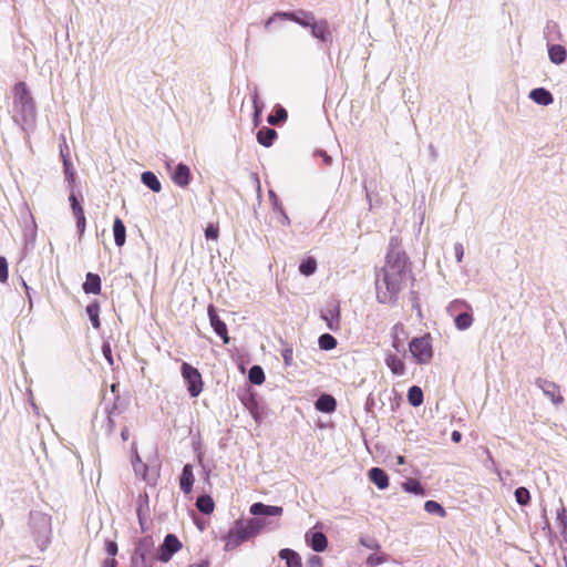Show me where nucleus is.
I'll return each mask as SVG.
<instances>
[{
    "label": "nucleus",
    "mask_w": 567,
    "mask_h": 567,
    "mask_svg": "<svg viewBox=\"0 0 567 567\" xmlns=\"http://www.w3.org/2000/svg\"><path fill=\"white\" fill-rule=\"evenodd\" d=\"M282 358L286 365H292L293 362V350L290 347H287L282 350Z\"/></svg>",
    "instance_id": "nucleus-46"
},
{
    "label": "nucleus",
    "mask_w": 567,
    "mask_h": 567,
    "mask_svg": "<svg viewBox=\"0 0 567 567\" xmlns=\"http://www.w3.org/2000/svg\"><path fill=\"white\" fill-rule=\"evenodd\" d=\"M306 543L317 553L324 551L328 546V539L321 532L309 530L305 535Z\"/></svg>",
    "instance_id": "nucleus-11"
},
{
    "label": "nucleus",
    "mask_w": 567,
    "mask_h": 567,
    "mask_svg": "<svg viewBox=\"0 0 567 567\" xmlns=\"http://www.w3.org/2000/svg\"><path fill=\"white\" fill-rule=\"evenodd\" d=\"M154 548V542L152 537L146 536L142 538L135 549V557L140 558L144 564L152 556V551Z\"/></svg>",
    "instance_id": "nucleus-14"
},
{
    "label": "nucleus",
    "mask_w": 567,
    "mask_h": 567,
    "mask_svg": "<svg viewBox=\"0 0 567 567\" xmlns=\"http://www.w3.org/2000/svg\"><path fill=\"white\" fill-rule=\"evenodd\" d=\"M121 436L124 441H126L128 439V430L124 429L121 433Z\"/></svg>",
    "instance_id": "nucleus-60"
},
{
    "label": "nucleus",
    "mask_w": 567,
    "mask_h": 567,
    "mask_svg": "<svg viewBox=\"0 0 567 567\" xmlns=\"http://www.w3.org/2000/svg\"><path fill=\"white\" fill-rule=\"evenodd\" d=\"M83 290L85 293H99L101 290V279L97 275L89 272L86 275L85 282L83 284Z\"/></svg>",
    "instance_id": "nucleus-23"
},
{
    "label": "nucleus",
    "mask_w": 567,
    "mask_h": 567,
    "mask_svg": "<svg viewBox=\"0 0 567 567\" xmlns=\"http://www.w3.org/2000/svg\"><path fill=\"white\" fill-rule=\"evenodd\" d=\"M172 179L176 185L186 187L190 181L189 167L182 163L178 164L173 173Z\"/></svg>",
    "instance_id": "nucleus-16"
},
{
    "label": "nucleus",
    "mask_w": 567,
    "mask_h": 567,
    "mask_svg": "<svg viewBox=\"0 0 567 567\" xmlns=\"http://www.w3.org/2000/svg\"><path fill=\"white\" fill-rule=\"evenodd\" d=\"M408 401L412 406H420L423 403V392L420 386L413 385L408 391Z\"/></svg>",
    "instance_id": "nucleus-33"
},
{
    "label": "nucleus",
    "mask_w": 567,
    "mask_h": 567,
    "mask_svg": "<svg viewBox=\"0 0 567 567\" xmlns=\"http://www.w3.org/2000/svg\"><path fill=\"white\" fill-rule=\"evenodd\" d=\"M181 548L182 543L178 538L173 534H168L165 536L163 544L158 547L156 557L158 560L167 563Z\"/></svg>",
    "instance_id": "nucleus-8"
},
{
    "label": "nucleus",
    "mask_w": 567,
    "mask_h": 567,
    "mask_svg": "<svg viewBox=\"0 0 567 567\" xmlns=\"http://www.w3.org/2000/svg\"><path fill=\"white\" fill-rule=\"evenodd\" d=\"M395 458H396V464H399V465L405 463V458L402 455H398Z\"/></svg>",
    "instance_id": "nucleus-59"
},
{
    "label": "nucleus",
    "mask_w": 567,
    "mask_h": 567,
    "mask_svg": "<svg viewBox=\"0 0 567 567\" xmlns=\"http://www.w3.org/2000/svg\"><path fill=\"white\" fill-rule=\"evenodd\" d=\"M317 269V261L315 258L309 257L299 266V271L305 276H311Z\"/></svg>",
    "instance_id": "nucleus-39"
},
{
    "label": "nucleus",
    "mask_w": 567,
    "mask_h": 567,
    "mask_svg": "<svg viewBox=\"0 0 567 567\" xmlns=\"http://www.w3.org/2000/svg\"><path fill=\"white\" fill-rule=\"evenodd\" d=\"M86 313L91 320V323L92 326L95 328V329H99L101 323H100V318H99V313H100V306L97 302H92L90 303L87 307H86Z\"/></svg>",
    "instance_id": "nucleus-35"
},
{
    "label": "nucleus",
    "mask_w": 567,
    "mask_h": 567,
    "mask_svg": "<svg viewBox=\"0 0 567 567\" xmlns=\"http://www.w3.org/2000/svg\"><path fill=\"white\" fill-rule=\"evenodd\" d=\"M12 112L16 122L27 123L35 118V104L25 82H18L12 87Z\"/></svg>",
    "instance_id": "nucleus-3"
},
{
    "label": "nucleus",
    "mask_w": 567,
    "mask_h": 567,
    "mask_svg": "<svg viewBox=\"0 0 567 567\" xmlns=\"http://www.w3.org/2000/svg\"><path fill=\"white\" fill-rule=\"evenodd\" d=\"M207 313L212 328L223 339V342L227 344L229 342L227 326L220 320L213 305L208 306Z\"/></svg>",
    "instance_id": "nucleus-10"
},
{
    "label": "nucleus",
    "mask_w": 567,
    "mask_h": 567,
    "mask_svg": "<svg viewBox=\"0 0 567 567\" xmlns=\"http://www.w3.org/2000/svg\"><path fill=\"white\" fill-rule=\"evenodd\" d=\"M188 567H208V564L205 563V561H202V563H198V564H193Z\"/></svg>",
    "instance_id": "nucleus-61"
},
{
    "label": "nucleus",
    "mask_w": 567,
    "mask_h": 567,
    "mask_svg": "<svg viewBox=\"0 0 567 567\" xmlns=\"http://www.w3.org/2000/svg\"><path fill=\"white\" fill-rule=\"evenodd\" d=\"M277 137V132L274 128L262 127L257 133V141L265 147H269L272 145L275 138Z\"/></svg>",
    "instance_id": "nucleus-24"
},
{
    "label": "nucleus",
    "mask_w": 567,
    "mask_h": 567,
    "mask_svg": "<svg viewBox=\"0 0 567 567\" xmlns=\"http://www.w3.org/2000/svg\"><path fill=\"white\" fill-rule=\"evenodd\" d=\"M269 197L270 199H272V203H274V208L276 209L277 213L280 214L282 220L281 223L285 225V224H289V219H288V216L286 215V213L284 212L282 207L278 204V199H277V196L274 192H269Z\"/></svg>",
    "instance_id": "nucleus-42"
},
{
    "label": "nucleus",
    "mask_w": 567,
    "mask_h": 567,
    "mask_svg": "<svg viewBox=\"0 0 567 567\" xmlns=\"http://www.w3.org/2000/svg\"><path fill=\"white\" fill-rule=\"evenodd\" d=\"M114 241L116 246L121 247L125 243L126 230L123 221L120 218H115L113 224Z\"/></svg>",
    "instance_id": "nucleus-27"
},
{
    "label": "nucleus",
    "mask_w": 567,
    "mask_h": 567,
    "mask_svg": "<svg viewBox=\"0 0 567 567\" xmlns=\"http://www.w3.org/2000/svg\"><path fill=\"white\" fill-rule=\"evenodd\" d=\"M111 390H112V392H115L116 391V384H112Z\"/></svg>",
    "instance_id": "nucleus-62"
},
{
    "label": "nucleus",
    "mask_w": 567,
    "mask_h": 567,
    "mask_svg": "<svg viewBox=\"0 0 567 567\" xmlns=\"http://www.w3.org/2000/svg\"><path fill=\"white\" fill-rule=\"evenodd\" d=\"M29 533L40 550H44L52 534L51 517L42 512H31L29 518Z\"/></svg>",
    "instance_id": "nucleus-4"
},
{
    "label": "nucleus",
    "mask_w": 567,
    "mask_h": 567,
    "mask_svg": "<svg viewBox=\"0 0 567 567\" xmlns=\"http://www.w3.org/2000/svg\"><path fill=\"white\" fill-rule=\"evenodd\" d=\"M311 28H312V34L315 37L324 39V34L327 32V23L326 22L313 23L311 25Z\"/></svg>",
    "instance_id": "nucleus-43"
},
{
    "label": "nucleus",
    "mask_w": 567,
    "mask_h": 567,
    "mask_svg": "<svg viewBox=\"0 0 567 567\" xmlns=\"http://www.w3.org/2000/svg\"><path fill=\"white\" fill-rule=\"evenodd\" d=\"M409 351L419 364H427L433 358L430 336L413 338L409 344Z\"/></svg>",
    "instance_id": "nucleus-5"
},
{
    "label": "nucleus",
    "mask_w": 567,
    "mask_h": 567,
    "mask_svg": "<svg viewBox=\"0 0 567 567\" xmlns=\"http://www.w3.org/2000/svg\"><path fill=\"white\" fill-rule=\"evenodd\" d=\"M279 557L286 561L287 567H302L301 557L292 549H281L279 551Z\"/></svg>",
    "instance_id": "nucleus-21"
},
{
    "label": "nucleus",
    "mask_w": 567,
    "mask_h": 567,
    "mask_svg": "<svg viewBox=\"0 0 567 567\" xmlns=\"http://www.w3.org/2000/svg\"><path fill=\"white\" fill-rule=\"evenodd\" d=\"M249 512L254 516L280 517L284 513V508L281 506L266 505L264 503H254Z\"/></svg>",
    "instance_id": "nucleus-12"
},
{
    "label": "nucleus",
    "mask_w": 567,
    "mask_h": 567,
    "mask_svg": "<svg viewBox=\"0 0 567 567\" xmlns=\"http://www.w3.org/2000/svg\"><path fill=\"white\" fill-rule=\"evenodd\" d=\"M196 506L203 514L209 515L213 513L215 504L210 496L202 495L196 501Z\"/></svg>",
    "instance_id": "nucleus-28"
},
{
    "label": "nucleus",
    "mask_w": 567,
    "mask_h": 567,
    "mask_svg": "<svg viewBox=\"0 0 567 567\" xmlns=\"http://www.w3.org/2000/svg\"><path fill=\"white\" fill-rule=\"evenodd\" d=\"M70 202H71L72 212H73V214H74V216L76 218V226H78L79 229L82 230L85 227L84 209L80 205V203L78 202V199H76L74 194H71Z\"/></svg>",
    "instance_id": "nucleus-22"
},
{
    "label": "nucleus",
    "mask_w": 567,
    "mask_h": 567,
    "mask_svg": "<svg viewBox=\"0 0 567 567\" xmlns=\"http://www.w3.org/2000/svg\"><path fill=\"white\" fill-rule=\"evenodd\" d=\"M182 377L192 398H197L203 391V380L199 371L190 364H182Z\"/></svg>",
    "instance_id": "nucleus-6"
},
{
    "label": "nucleus",
    "mask_w": 567,
    "mask_h": 567,
    "mask_svg": "<svg viewBox=\"0 0 567 567\" xmlns=\"http://www.w3.org/2000/svg\"><path fill=\"white\" fill-rule=\"evenodd\" d=\"M410 274V265L404 250H389L386 262L375 280L377 299L381 303H393Z\"/></svg>",
    "instance_id": "nucleus-1"
},
{
    "label": "nucleus",
    "mask_w": 567,
    "mask_h": 567,
    "mask_svg": "<svg viewBox=\"0 0 567 567\" xmlns=\"http://www.w3.org/2000/svg\"><path fill=\"white\" fill-rule=\"evenodd\" d=\"M308 565L310 567H322V558L317 556V555H312L309 559H308Z\"/></svg>",
    "instance_id": "nucleus-52"
},
{
    "label": "nucleus",
    "mask_w": 567,
    "mask_h": 567,
    "mask_svg": "<svg viewBox=\"0 0 567 567\" xmlns=\"http://www.w3.org/2000/svg\"><path fill=\"white\" fill-rule=\"evenodd\" d=\"M369 477L380 489H384L389 486L388 475L379 467L371 468L369 471Z\"/></svg>",
    "instance_id": "nucleus-19"
},
{
    "label": "nucleus",
    "mask_w": 567,
    "mask_h": 567,
    "mask_svg": "<svg viewBox=\"0 0 567 567\" xmlns=\"http://www.w3.org/2000/svg\"><path fill=\"white\" fill-rule=\"evenodd\" d=\"M142 182L148 187L151 188L153 192L155 193H159L161 189H162V185H161V182L158 181V178L156 177V175L152 172H144L142 174Z\"/></svg>",
    "instance_id": "nucleus-31"
},
{
    "label": "nucleus",
    "mask_w": 567,
    "mask_h": 567,
    "mask_svg": "<svg viewBox=\"0 0 567 567\" xmlns=\"http://www.w3.org/2000/svg\"><path fill=\"white\" fill-rule=\"evenodd\" d=\"M147 504V495H140L138 497V506H137V516L140 523L143 524V506Z\"/></svg>",
    "instance_id": "nucleus-48"
},
{
    "label": "nucleus",
    "mask_w": 567,
    "mask_h": 567,
    "mask_svg": "<svg viewBox=\"0 0 567 567\" xmlns=\"http://www.w3.org/2000/svg\"><path fill=\"white\" fill-rule=\"evenodd\" d=\"M8 280V261L4 257H0V282L4 284Z\"/></svg>",
    "instance_id": "nucleus-45"
},
{
    "label": "nucleus",
    "mask_w": 567,
    "mask_h": 567,
    "mask_svg": "<svg viewBox=\"0 0 567 567\" xmlns=\"http://www.w3.org/2000/svg\"><path fill=\"white\" fill-rule=\"evenodd\" d=\"M535 384L543 391V393L549 398V400L555 404L559 405L564 402V398L560 394L559 386L549 380L538 378L535 381Z\"/></svg>",
    "instance_id": "nucleus-9"
},
{
    "label": "nucleus",
    "mask_w": 567,
    "mask_h": 567,
    "mask_svg": "<svg viewBox=\"0 0 567 567\" xmlns=\"http://www.w3.org/2000/svg\"><path fill=\"white\" fill-rule=\"evenodd\" d=\"M321 319L326 322L327 328L331 331L340 329V303L338 300H330L320 311Z\"/></svg>",
    "instance_id": "nucleus-7"
},
{
    "label": "nucleus",
    "mask_w": 567,
    "mask_h": 567,
    "mask_svg": "<svg viewBox=\"0 0 567 567\" xmlns=\"http://www.w3.org/2000/svg\"><path fill=\"white\" fill-rule=\"evenodd\" d=\"M515 498L519 505H526L529 502V492L525 487H518L515 491Z\"/></svg>",
    "instance_id": "nucleus-41"
},
{
    "label": "nucleus",
    "mask_w": 567,
    "mask_h": 567,
    "mask_svg": "<svg viewBox=\"0 0 567 567\" xmlns=\"http://www.w3.org/2000/svg\"><path fill=\"white\" fill-rule=\"evenodd\" d=\"M219 235V228L217 225L209 224L205 229V236L207 239L216 240Z\"/></svg>",
    "instance_id": "nucleus-44"
},
{
    "label": "nucleus",
    "mask_w": 567,
    "mask_h": 567,
    "mask_svg": "<svg viewBox=\"0 0 567 567\" xmlns=\"http://www.w3.org/2000/svg\"><path fill=\"white\" fill-rule=\"evenodd\" d=\"M529 96L539 105H549L554 101L551 93L543 87L534 89Z\"/></svg>",
    "instance_id": "nucleus-20"
},
{
    "label": "nucleus",
    "mask_w": 567,
    "mask_h": 567,
    "mask_svg": "<svg viewBox=\"0 0 567 567\" xmlns=\"http://www.w3.org/2000/svg\"><path fill=\"white\" fill-rule=\"evenodd\" d=\"M103 567H117V563L114 558H107L104 560Z\"/></svg>",
    "instance_id": "nucleus-56"
},
{
    "label": "nucleus",
    "mask_w": 567,
    "mask_h": 567,
    "mask_svg": "<svg viewBox=\"0 0 567 567\" xmlns=\"http://www.w3.org/2000/svg\"><path fill=\"white\" fill-rule=\"evenodd\" d=\"M556 524L560 529L564 542L567 543V512L563 505L557 511Z\"/></svg>",
    "instance_id": "nucleus-29"
},
{
    "label": "nucleus",
    "mask_w": 567,
    "mask_h": 567,
    "mask_svg": "<svg viewBox=\"0 0 567 567\" xmlns=\"http://www.w3.org/2000/svg\"><path fill=\"white\" fill-rule=\"evenodd\" d=\"M285 17H288L289 19L302 24V25H309L310 24V20H313V17L311 14H306L305 16L309 19L307 21L302 20V19H299L295 13H285L284 14Z\"/></svg>",
    "instance_id": "nucleus-49"
},
{
    "label": "nucleus",
    "mask_w": 567,
    "mask_h": 567,
    "mask_svg": "<svg viewBox=\"0 0 567 567\" xmlns=\"http://www.w3.org/2000/svg\"><path fill=\"white\" fill-rule=\"evenodd\" d=\"M391 343L396 352H404L405 329L402 323H395L391 328Z\"/></svg>",
    "instance_id": "nucleus-13"
},
{
    "label": "nucleus",
    "mask_w": 567,
    "mask_h": 567,
    "mask_svg": "<svg viewBox=\"0 0 567 567\" xmlns=\"http://www.w3.org/2000/svg\"><path fill=\"white\" fill-rule=\"evenodd\" d=\"M288 117V113L287 111L279 106L274 114H270L267 118V122L270 124V125H277L279 124L280 122H284L286 121Z\"/></svg>",
    "instance_id": "nucleus-38"
},
{
    "label": "nucleus",
    "mask_w": 567,
    "mask_h": 567,
    "mask_svg": "<svg viewBox=\"0 0 567 567\" xmlns=\"http://www.w3.org/2000/svg\"><path fill=\"white\" fill-rule=\"evenodd\" d=\"M110 426L112 427V419L109 417Z\"/></svg>",
    "instance_id": "nucleus-64"
},
{
    "label": "nucleus",
    "mask_w": 567,
    "mask_h": 567,
    "mask_svg": "<svg viewBox=\"0 0 567 567\" xmlns=\"http://www.w3.org/2000/svg\"><path fill=\"white\" fill-rule=\"evenodd\" d=\"M248 378L252 384H261L265 381V373L259 365H254L249 370Z\"/></svg>",
    "instance_id": "nucleus-36"
},
{
    "label": "nucleus",
    "mask_w": 567,
    "mask_h": 567,
    "mask_svg": "<svg viewBox=\"0 0 567 567\" xmlns=\"http://www.w3.org/2000/svg\"><path fill=\"white\" fill-rule=\"evenodd\" d=\"M473 321H474V319H473V316H472V309L471 310L461 311L456 316V318H454L455 327L458 330H467L468 328L472 327Z\"/></svg>",
    "instance_id": "nucleus-25"
},
{
    "label": "nucleus",
    "mask_w": 567,
    "mask_h": 567,
    "mask_svg": "<svg viewBox=\"0 0 567 567\" xmlns=\"http://www.w3.org/2000/svg\"><path fill=\"white\" fill-rule=\"evenodd\" d=\"M316 409L320 412L331 413L337 408L336 399L329 394H322L316 401Z\"/></svg>",
    "instance_id": "nucleus-18"
},
{
    "label": "nucleus",
    "mask_w": 567,
    "mask_h": 567,
    "mask_svg": "<svg viewBox=\"0 0 567 567\" xmlns=\"http://www.w3.org/2000/svg\"><path fill=\"white\" fill-rule=\"evenodd\" d=\"M385 364L394 375L402 377L406 372L405 364L395 353L388 352L385 354Z\"/></svg>",
    "instance_id": "nucleus-15"
},
{
    "label": "nucleus",
    "mask_w": 567,
    "mask_h": 567,
    "mask_svg": "<svg viewBox=\"0 0 567 567\" xmlns=\"http://www.w3.org/2000/svg\"><path fill=\"white\" fill-rule=\"evenodd\" d=\"M424 509L429 514H436L441 517H444L446 515V512L443 508V506L435 501H426L424 504Z\"/></svg>",
    "instance_id": "nucleus-37"
},
{
    "label": "nucleus",
    "mask_w": 567,
    "mask_h": 567,
    "mask_svg": "<svg viewBox=\"0 0 567 567\" xmlns=\"http://www.w3.org/2000/svg\"><path fill=\"white\" fill-rule=\"evenodd\" d=\"M105 550L110 558H114V556L117 554V544L113 540H106Z\"/></svg>",
    "instance_id": "nucleus-47"
},
{
    "label": "nucleus",
    "mask_w": 567,
    "mask_h": 567,
    "mask_svg": "<svg viewBox=\"0 0 567 567\" xmlns=\"http://www.w3.org/2000/svg\"><path fill=\"white\" fill-rule=\"evenodd\" d=\"M23 286H24V288L27 289V293L29 295V292H28V290H29L28 285H27L25 282H23Z\"/></svg>",
    "instance_id": "nucleus-63"
},
{
    "label": "nucleus",
    "mask_w": 567,
    "mask_h": 567,
    "mask_svg": "<svg viewBox=\"0 0 567 567\" xmlns=\"http://www.w3.org/2000/svg\"><path fill=\"white\" fill-rule=\"evenodd\" d=\"M451 437L453 442L458 443L462 440V434L458 431H453Z\"/></svg>",
    "instance_id": "nucleus-57"
},
{
    "label": "nucleus",
    "mask_w": 567,
    "mask_h": 567,
    "mask_svg": "<svg viewBox=\"0 0 567 567\" xmlns=\"http://www.w3.org/2000/svg\"><path fill=\"white\" fill-rule=\"evenodd\" d=\"M383 561H384V559L378 555H370L367 559V564L371 567H375V566L382 564Z\"/></svg>",
    "instance_id": "nucleus-51"
},
{
    "label": "nucleus",
    "mask_w": 567,
    "mask_h": 567,
    "mask_svg": "<svg viewBox=\"0 0 567 567\" xmlns=\"http://www.w3.org/2000/svg\"><path fill=\"white\" fill-rule=\"evenodd\" d=\"M317 154L322 157V159H323L326 165H330L331 164L332 158L326 152L319 151Z\"/></svg>",
    "instance_id": "nucleus-55"
},
{
    "label": "nucleus",
    "mask_w": 567,
    "mask_h": 567,
    "mask_svg": "<svg viewBox=\"0 0 567 567\" xmlns=\"http://www.w3.org/2000/svg\"><path fill=\"white\" fill-rule=\"evenodd\" d=\"M318 344L321 350L329 351L334 349L338 342L333 336L329 333H323L319 337Z\"/></svg>",
    "instance_id": "nucleus-34"
},
{
    "label": "nucleus",
    "mask_w": 567,
    "mask_h": 567,
    "mask_svg": "<svg viewBox=\"0 0 567 567\" xmlns=\"http://www.w3.org/2000/svg\"><path fill=\"white\" fill-rule=\"evenodd\" d=\"M465 310H471V306L463 301V300H453L452 302L449 303L447 308H446V312L449 316L453 317V318H456V316L461 312V311H465Z\"/></svg>",
    "instance_id": "nucleus-30"
},
{
    "label": "nucleus",
    "mask_w": 567,
    "mask_h": 567,
    "mask_svg": "<svg viewBox=\"0 0 567 567\" xmlns=\"http://www.w3.org/2000/svg\"><path fill=\"white\" fill-rule=\"evenodd\" d=\"M136 474H145L146 466L137 457V462L133 464Z\"/></svg>",
    "instance_id": "nucleus-53"
},
{
    "label": "nucleus",
    "mask_w": 567,
    "mask_h": 567,
    "mask_svg": "<svg viewBox=\"0 0 567 567\" xmlns=\"http://www.w3.org/2000/svg\"><path fill=\"white\" fill-rule=\"evenodd\" d=\"M252 103L255 109V115H259L261 112V106L259 105V99L257 94L254 95Z\"/></svg>",
    "instance_id": "nucleus-54"
},
{
    "label": "nucleus",
    "mask_w": 567,
    "mask_h": 567,
    "mask_svg": "<svg viewBox=\"0 0 567 567\" xmlns=\"http://www.w3.org/2000/svg\"><path fill=\"white\" fill-rule=\"evenodd\" d=\"M455 258L457 262H461L463 258V250H455Z\"/></svg>",
    "instance_id": "nucleus-58"
},
{
    "label": "nucleus",
    "mask_w": 567,
    "mask_h": 567,
    "mask_svg": "<svg viewBox=\"0 0 567 567\" xmlns=\"http://www.w3.org/2000/svg\"><path fill=\"white\" fill-rule=\"evenodd\" d=\"M277 527H279L278 522L275 523L260 517L250 518L248 520H237L225 537V550H234L241 543L257 536L262 530Z\"/></svg>",
    "instance_id": "nucleus-2"
},
{
    "label": "nucleus",
    "mask_w": 567,
    "mask_h": 567,
    "mask_svg": "<svg viewBox=\"0 0 567 567\" xmlns=\"http://www.w3.org/2000/svg\"><path fill=\"white\" fill-rule=\"evenodd\" d=\"M548 55L553 63L560 64L566 60V49L560 44H554L548 49Z\"/></svg>",
    "instance_id": "nucleus-26"
},
{
    "label": "nucleus",
    "mask_w": 567,
    "mask_h": 567,
    "mask_svg": "<svg viewBox=\"0 0 567 567\" xmlns=\"http://www.w3.org/2000/svg\"><path fill=\"white\" fill-rule=\"evenodd\" d=\"M102 352H103V355L104 358L106 359V361L113 365V357H112V349H111V346L109 343H104L103 347H102Z\"/></svg>",
    "instance_id": "nucleus-50"
},
{
    "label": "nucleus",
    "mask_w": 567,
    "mask_h": 567,
    "mask_svg": "<svg viewBox=\"0 0 567 567\" xmlns=\"http://www.w3.org/2000/svg\"><path fill=\"white\" fill-rule=\"evenodd\" d=\"M194 473H193V466L190 464H186L183 467L182 476H181V489L185 494H189L193 488L194 484Z\"/></svg>",
    "instance_id": "nucleus-17"
},
{
    "label": "nucleus",
    "mask_w": 567,
    "mask_h": 567,
    "mask_svg": "<svg viewBox=\"0 0 567 567\" xmlns=\"http://www.w3.org/2000/svg\"><path fill=\"white\" fill-rule=\"evenodd\" d=\"M402 488L404 492L411 493L414 495L423 496L425 494V491H424L423 486L421 485V483L413 478H409L408 481H405L402 484Z\"/></svg>",
    "instance_id": "nucleus-32"
},
{
    "label": "nucleus",
    "mask_w": 567,
    "mask_h": 567,
    "mask_svg": "<svg viewBox=\"0 0 567 567\" xmlns=\"http://www.w3.org/2000/svg\"><path fill=\"white\" fill-rule=\"evenodd\" d=\"M61 155L63 157V168H64L65 179L70 184H73L74 183V171H73L72 164L69 161V158L63 154V152H61Z\"/></svg>",
    "instance_id": "nucleus-40"
}]
</instances>
